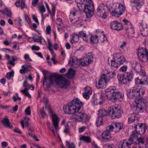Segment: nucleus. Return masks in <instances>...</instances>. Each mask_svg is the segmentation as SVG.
I'll return each mask as SVG.
<instances>
[{"label": "nucleus", "instance_id": "1", "mask_svg": "<svg viewBox=\"0 0 148 148\" xmlns=\"http://www.w3.org/2000/svg\"><path fill=\"white\" fill-rule=\"evenodd\" d=\"M83 105L82 102L77 98L68 103L67 105H64L63 109L66 114H73V118L76 121L83 123H88L90 121V116L84 112L79 111Z\"/></svg>", "mask_w": 148, "mask_h": 148}, {"label": "nucleus", "instance_id": "2", "mask_svg": "<svg viewBox=\"0 0 148 148\" xmlns=\"http://www.w3.org/2000/svg\"><path fill=\"white\" fill-rule=\"evenodd\" d=\"M134 99L135 98V102L137 106H131L132 110L135 112L143 113L146 111L147 104L146 100L143 98L142 96L145 92V90L143 88L139 89L136 87H133Z\"/></svg>", "mask_w": 148, "mask_h": 148}, {"label": "nucleus", "instance_id": "3", "mask_svg": "<svg viewBox=\"0 0 148 148\" xmlns=\"http://www.w3.org/2000/svg\"><path fill=\"white\" fill-rule=\"evenodd\" d=\"M44 77L43 83H44V80L46 83L45 86L47 88H49L55 81L56 83L60 87L65 88H68L69 86V82L64 78L59 77L55 73H53L49 75V78H47L46 75L44 74Z\"/></svg>", "mask_w": 148, "mask_h": 148}, {"label": "nucleus", "instance_id": "4", "mask_svg": "<svg viewBox=\"0 0 148 148\" xmlns=\"http://www.w3.org/2000/svg\"><path fill=\"white\" fill-rule=\"evenodd\" d=\"M79 10L84 9L87 18L91 17L93 14L94 5L91 0H75Z\"/></svg>", "mask_w": 148, "mask_h": 148}, {"label": "nucleus", "instance_id": "5", "mask_svg": "<svg viewBox=\"0 0 148 148\" xmlns=\"http://www.w3.org/2000/svg\"><path fill=\"white\" fill-rule=\"evenodd\" d=\"M115 87H111L105 90V95L110 101L115 103L119 99H122L124 97L123 94L119 92L116 91Z\"/></svg>", "mask_w": 148, "mask_h": 148}, {"label": "nucleus", "instance_id": "6", "mask_svg": "<svg viewBox=\"0 0 148 148\" xmlns=\"http://www.w3.org/2000/svg\"><path fill=\"white\" fill-rule=\"evenodd\" d=\"M93 59L92 53H88L81 60H78L75 61L73 59H72V64H76L78 65L80 64L82 66H86L92 63Z\"/></svg>", "mask_w": 148, "mask_h": 148}, {"label": "nucleus", "instance_id": "7", "mask_svg": "<svg viewBox=\"0 0 148 148\" xmlns=\"http://www.w3.org/2000/svg\"><path fill=\"white\" fill-rule=\"evenodd\" d=\"M108 115L112 119L119 118L121 117L123 113L122 108L120 105H115L108 110Z\"/></svg>", "mask_w": 148, "mask_h": 148}, {"label": "nucleus", "instance_id": "8", "mask_svg": "<svg viewBox=\"0 0 148 148\" xmlns=\"http://www.w3.org/2000/svg\"><path fill=\"white\" fill-rule=\"evenodd\" d=\"M126 77H124L123 74L119 73L117 75V78L119 83L122 84H126L127 82H130L133 79L134 74L132 71H130L126 73Z\"/></svg>", "mask_w": 148, "mask_h": 148}, {"label": "nucleus", "instance_id": "9", "mask_svg": "<svg viewBox=\"0 0 148 148\" xmlns=\"http://www.w3.org/2000/svg\"><path fill=\"white\" fill-rule=\"evenodd\" d=\"M137 56L139 59L143 62L148 60V51L146 48L140 47L137 50Z\"/></svg>", "mask_w": 148, "mask_h": 148}, {"label": "nucleus", "instance_id": "10", "mask_svg": "<svg viewBox=\"0 0 148 148\" xmlns=\"http://www.w3.org/2000/svg\"><path fill=\"white\" fill-rule=\"evenodd\" d=\"M125 60L124 56H117L116 54H114L112 60L111 61V66L117 68L121 64H123Z\"/></svg>", "mask_w": 148, "mask_h": 148}, {"label": "nucleus", "instance_id": "11", "mask_svg": "<svg viewBox=\"0 0 148 148\" xmlns=\"http://www.w3.org/2000/svg\"><path fill=\"white\" fill-rule=\"evenodd\" d=\"M108 11L107 7L103 3L100 4L97 8V14L99 17L106 18Z\"/></svg>", "mask_w": 148, "mask_h": 148}, {"label": "nucleus", "instance_id": "12", "mask_svg": "<svg viewBox=\"0 0 148 148\" xmlns=\"http://www.w3.org/2000/svg\"><path fill=\"white\" fill-rule=\"evenodd\" d=\"M110 80V78H108L106 74H103L99 79L98 83L96 84V86L98 88H103Z\"/></svg>", "mask_w": 148, "mask_h": 148}, {"label": "nucleus", "instance_id": "13", "mask_svg": "<svg viewBox=\"0 0 148 148\" xmlns=\"http://www.w3.org/2000/svg\"><path fill=\"white\" fill-rule=\"evenodd\" d=\"M125 10L124 6L121 3L118 4V8L116 10L112 11L111 13L112 16L119 17L122 15Z\"/></svg>", "mask_w": 148, "mask_h": 148}, {"label": "nucleus", "instance_id": "14", "mask_svg": "<svg viewBox=\"0 0 148 148\" xmlns=\"http://www.w3.org/2000/svg\"><path fill=\"white\" fill-rule=\"evenodd\" d=\"M138 134L136 131H133L130 135L129 138L123 140L127 144L131 147V145L134 143H136L135 142L136 138V135Z\"/></svg>", "mask_w": 148, "mask_h": 148}, {"label": "nucleus", "instance_id": "15", "mask_svg": "<svg viewBox=\"0 0 148 148\" xmlns=\"http://www.w3.org/2000/svg\"><path fill=\"white\" fill-rule=\"evenodd\" d=\"M110 28L113 30L119 31L122 30L123 28L122 24L118 23L116 21H112L110 23Z\"/></svg>", "mask_w": 148, "mask_h": 148}, {"label": "nucleus", "instance_id": "16", "mask_svg": "<svg viewBox=\"0 0 148 148\" xmlns=\"http://www.w3.org/2000/svg\"><path fill=\"white\" fill-rule=\"evenodd\" d=\"M79 13L77 11H73L70 13L69 18L70 21L72 23H75L78 21V16Z\"/></svg>", "mask_w": 148, "mask_h": 148}, {"label": "nucleus", "instance_id": "17", "mask_svg": "<svg viewBox=\"0 0 148 148\" xmlns=\"http://www.w3.org/2000/svg\"><path fill=\"white\" fill-rule=\"evenodd\" d=\"M132 66L136 72L140 73L145 71V68L140 63L137 62L134 63Z\"/></svg>", "mask_w": 148, "mask_h": 148}, {"label": "nucleus", "instance_id": "18", "mask_svg": "<svg viewBox=\"0 0 148 148\" xmlns=\"http://www.w3.org/2000/svg\"><path fill=\"white\" fill-rule=\"evenodd\" d=\"M139 74L140 75L139 77L141 81V84L143 85L148 84V77L146 76L145 71L140 73Z\"/></svg>", "mask_w": 148, "mask_h": 148}, {"label": "nucleus", "instance_id": "19", "mask_svg": "<svg viewBox=\"0 0 148 148\" xmlns=\"http://www.w3.org/2000/svg\"><path fill=\"white\" fill-rule=\"evenodd\" d=\"M51 113L52 114V121L53 125L56 130L57 131L58 127V124L59 120L58 117L55 114H53L52 112Z\"/></svg>", "mask_w": 148, "mask_h": 148}, {"label": "nucleus", "instance_id": "20", "mask_svg": "<svg viewBox=\"0 0 148 148\" xmlns=\"http://www.w3.org/2000/svg\"><path fill=\"white\" fill-rule=\"evenodd\" d=\"M128 117V122L129 123H132L135 120L137 121L140 118L138 115L134 112L129 114Z\"/></svg>", "mask_w": 148, "mask_h": 148}, {"label": "nucleus", "instance_id": "21", "mask_svg": "<svg viewBox=\"0 0 148 148\" xmlns=\"http://www.w3.org/2000/svg\"><path fill=\"white\" fill-rule=\"evenodd\" d=\"M131 1L135 4L136 8L138 10H140L144 3L143 0H131Z\"/></svg>", "mask_w": 148, "mask_h": 148}, {"label": "nucleus", "instance_id": "22", "mask_svg": "<svg viewBox=\"0 0 148 148\" xmlns=\"http://www.w3.org/2000/svg\"><path fill=\"white\" fill-rule=\"evenodd\" d=\"M28 85L27 81H25L23 83V86L25 88L24 89L21 90V92L25 96H27L29 98L31 97V95L29 93L27 90V87Z\"/></svg>", "mask_w": 148, "mask_h": 148}, {"label": "nucleus", "instance_id": "23", "mask_svg": "<svg viewBox=\"0 0 148 148\" xmlns=\"http://www.w3.org/2000/svg\"><path fill=\"white\" fill-rule=\"evenodd\" d=\"M114 132L116 133L119 132L123 128V125L122 123H119L114 122Z\"/></svg>", "mask_w": 148, "mask_h": 148}, {"label": "nucleus", "instance_id": "24", "mask_svg": "<svg viewBox=\"0 0 148 148\" xmlns=\"http://www.w3.org/2000/svg\"><path fill=\"white\" fill-rule=\"evenodd\" d=\"M125 29L127 32L128 33V35L132 37V35L134 33V29L132 25L130 26H125Z\"/></svg>", "mask_w": 148, "mask_h": 148}, {"label": "nucleus", "instance_id": "25", "mask_svg": "<svg viewBox=\"0 0 148 148\" xmlns=\"http://www.w3.org/2000/svg\"><path fill=\"white\" fill-rule=\"evenodd\" d=\"M101 136L102 139L106 141H109L111 138L110 133L106 131L102 133Z\"/></svg>", "mask_w": 148, "mask_h": 148}, {"label": "nucleus", "instance_id": "26", "mask_svg": "<svg viewBox=\"0 0 148 148\" xmlns=\"http://www.w3.org/2000/svg\"><path fill=\"white\" fill-rule=\"evenodd\" d=\"M1 123L7 127L12 128L13 127L12 125L11 124L8 118H5L4 120L1 121Z\"/></svg>", "mask_w": 148, "mask_h": 148}, {"label": "nucleus", "instance_id": "27", "mask_svg": "<svg viewBox=\"0 0 148 148\" xmlns=\"http://www.w3.org/2000/svg\"><path fill=\"white\" fill-rule=\"evenodd\" d=\"M75 71L72 69H69L68 72L66 74V76L69 78H72L75 74Z\"/></svg>", "mask_w": 148, "mask_h": 148}, {"label": "nucleus", "instance_id": "28", "mask_svg": "<svg viewBox=\"0 0 148 148\" xmlns=\"http://www.w3.org/2000/svg\"><path fill=\"white\" fill-rule=\"evenodd\" d=\"M98 115L99 117H103L107 115V111L104 109H102L99 110L98 112Z\"/></svg>", "mask_w": 148, "mask_h": 148}, {"label": "nucleus", "instance_id": "29", "mask_svg": "<svg viewBox=\"0 0 148 148\" xmlns=\"http://www.w3.org/2000/svg\"><path fill=\"white\" fill-rule=\"evenodd\" d=\"M5 57L9 61L11 64L13 66L15 65V63L14 62L16 61V59L15 58L14 56H12L10 57L9 55L6 54Z\"/></svg>", "mask_w": 148, "mask_h": 148}, {"label": "nucleus", "instance_id": "30", "mask_svg": "<svg viewBox=\"0 0 148 148\" xmlns=\"http://www.w3.org/2000/svg\"><path fill=\"white\" fill-rule=\"evenodd\" d=\"M125 141L123 140H121L119 143L118 145V148H130Z\"/></svg>", "mask_w": 148, "mask_h": 148}, {"label": "nucleus", "instance_id": "31", "mask_svg": "<svg viewBox=\"0 0 148 148\" xmlns=\"http://www.w3.org/2000/svg\"><path fill=\"white\" fill-rule=\"evenodd\" d=\"M80 140H84L87 143L91 142V138L89 136H83L79 138Z\"/></svg>", "mask_w": 148, "mask_h": 148}, {"label": "nucleus", "instance_id": "32", "mask_svg": "<svg viewBox=\"0 0 148 148\" xmlns=\"http://www.w3.org/2000/svg\"><path fill=\"white\" fill-rule=\"evenodd\" d=\"M136 143H137L141 145H143V144H145L144 143V139L143 138L139 137L138 138L137 135H136Z\"/></svg>", "mask_w": 148, "mask_h": 148}, {"label": "nucleus", "instance_id": "33", "mask_svg": "<svg viewBox=\"0 0 148 148\" xmlns=\"http://www.w3.org/2000/svg\"><path fill=\"white\" fill-rule=\"evenodd\" d=\"M127 96L130 99H134L132 88L131 89L127 90Z\"/></svg>", "mask_w": 148, "mask_h": 148}, {"label": "nucleus", "instance_id": "34", "mask_svg": "<svg viewBox=\"0 0 148 148\" xmlns=\"http://www.w3.org/2000/svg\"><path fill=\"white\" fill-rule=\"evenodd\" d=\"M99 37L97 36H91L90 38V41L93 43H97L98 42L99 40L98 38Z\"/></svg>", "mask_w": 148, "mask_h": 148}, {"label": "nucleus", "instance_id": "35", "mask_svg": "<svg viewBox=\"0 0 148 148\" xmlns=\"http://www.w3.org/2000/svg\"><path fill=\"white\" fill-rule=\"evenodd\" d=\"M39 9L40 13L42 14V21L43 20L44 18L43 13L45 12L46 11L45 9L44 5H42L39 7Z\"/></svg>", "mask_w": 148, "mask_h": 148}, {"label": "nucleus", "instance_id": "36", "mask_svg": "<svg viewBox=\"0 0 148 148\" xmlns=\"http://www.w3.org/2000/svg\"><path fill=\"white\" fill-rule=\"evenodd\" d=\"M114 126L113 122L111 124L109 125L106 128V131H108L110 133L112 131L114 132Z\"/></svg>", "mask_w": 148, "mask_h": 148}, {"label": "nucleus", "instance_id": "37", "mask_svg": "<svg viewBox=\"0 0 148 148\" xmlns=\"http://www.w3.org/2000/svg\"><path fill=\"white\" fill-rule=\"evenodd\" d=\"M105 74H106L108 78H110V80L116 75V73L114 71H109Z\"/></svg>", "mask_w": 148, "mask_h": 148}, {"label": "nucleus", "instance_id": "38", "mask_svg": "<svg viewBox=\"0 0 148 148\" xmlns=\"http://www.w3.org/2000/svg\"><path fill=\"white\" fill-rule=\"evenodd\" d=\"M79 35L85 41L87 40L88 37L86 36V34L84 32L82 31L80 32L79 33Z\"/></svg>", "mask_w": 148, "mask_h": 148}, {"label": "nucleus", "instance_id": "39", "mask_svg": "<svg viewBox=\"0 0 148 148\" xmlns=\"http://www.w3.org/2000/svg\"><path fill=\"white\" fill-rule=\"evenodd\" d=\"M103 121V119L102 117H99L98 116L96 123L97 126V127L100 126L102 124Z\"/></svg>", "mask_w": 148, "mask_h": 148}, {"label": "nucleus", "instance_id": "40", "mask_svg": "<svg viewBox=\"0 0 148 148\" xmlns=\"http://www.w3.org/2000/svg\"><path fill=\"white\" fill-rule=\"evenodd\" d=\"M140 31H143L144 29L147 27V25L142 21L140 23Z\"/></svg>", "mask_w": 148, "mask_h": 148}, {"label": "nucleus", "instance_id": "41", "mask_svg": "<svg viewBox=\"0 0 148 148\" xmlns=\"http://www.w3.org/2000/svg\"><path fill=\"white\" fill-rule=\"evenodd\" d=\"M66 146L68 147V148H75V145L73 142L69 143L68 141H66Z\"/></svg>", "mask_w": 148, "mask_h": 148}, {"label": "nucleus", "instance_id": "42", "mask_svg": "<svg viewBox=\"0 0 148 148\" xmlns=\"http://www.w3.org/2000/svg\"><path fill=\"white\" fill-rule=\"evenodd\" d=\"M105 96L106 97L105 95V93L104 94L103 93L101 94L100 96L99 99H100L101 101H99V103L100 104H101L103 103V102L105 100Z\"/></svg>", "mask_w": 148, "mask_h": 148}, {"label": "nucleus", "instance_id": "43", "mask_svg": "<svg viewBox=\"0 0 148 148\" xmlns=\"http://www.w3.org/2000/svg\"><path fill=\"white\" fill-rule=\"evenodd\" d=\"M73 40V42H77L79 39V36L78 35L74 34L72 36Z\"/></svg>", "mask_w": 148, "mask_h": 148}, {"label": "nucleus", "instance_id": "44", "mask_svg": "<svg viewBox=\"0 0 148 148\" xmlns=\"http://www.w3.org/2000/svg\"><path fill=\"white\" fill-rule=\"evenodd\" d=\"M107 38L105 36L104 34L101 35L99 38V41L101 42H104L107 41Z\"/></svg>", "mask_w": 148, "mask_h": 148}, {"label": "nucleus", "instance_id": "45", "mask_svg": "<svg viewBox=\"0 0 148 148\" xmlns=\"http://www.w3.org/2000/svg\"><path fill=\"white\" fill-rule=\"evenodd\" d=\"M135 145H134L136 148H147L145 144H143L141 145L137 143H134Z\"/></svg>", "mask_w": 148, "mask_h": 148}, {"label": "nucleus", "instance_id": "46", "mask_svg": "<svg viewBox=\"0 0 148 148\" xmlns=\"http://www.w3.org/2000/svg\"><path fill=\"white\" fill-rule=\"evenodd\" d=\"M85 92L91 95L92 93V90L91 88L89 86L86 87L85 89Z\"/></svg>", "mask_w": 148, "mask_h": 148}, {"label": "nucleus", "instance_id": "47", "mask_svg": "<svg viewBox=\"0 0 148 148\" xmlns=\"http://www.w3.org/2000/svg\"><path fill=\"white\" fill-rule=\"evenodd\" d=\"M3 14H6L8 16L10 17L11 16V12L7 9H5L4 10V12H1Z\"/></svg>", "mask_w": 148, "mask_h": 148}, {"label": "nucleus", "instance_id": "48", "mask_svg": "<svg viewBox=\"0 0 148 148\" xmlns=\"http://www.w3.org/2000/svg\"><path fill=\"white\" fill-rule=\"evenodd\" d=\"M96 36H98L99 38L101 36V35H102L103 34V31L102 30L99 29H97L96 32Z\"/></svg>", "mask_w": 148, "mask_h": 148}, {"label": "nucleus", "instance_id": "49", "mask_svg": "<svg viewBox=\"0 0 148 148\" xmlns=\"http://www.w3.org/2000/svg\"><path fill=\"white\" fill-rule=\"evenodd\" d=\"M41 36L40 37L39 36H36L34 37H32L33 40L35 42H39L40 40Z\"/></svg>", "mask_w": 148, "mask_h": 148}, {"label": "nucleus", "instance_id": "50", "mask_svg": "<svg viewBox=\"0 0 148 148\" xmlns=\"http://www.w3.org/2000/svg\"><path fill=\"white\" fill-rule=\"evenodd\" d=\"M123 21L124 22L125 25L126 26H130V25H132L131 22L129 21L128 20L126 19H123Z\"/></svg>", "mask_w": 148, "mask_h": 148}, {"label": "nucleus", "instance_id": "51", "mask_svg": "<svg viewBox=\"0 0 148 148\" xmlns=\"http://www.w3.org/2000/svg\"><path fill=\"white\" fill-rule=\"evenodd\" d=\"M23 3V4H25V3L22 0H19L18 1L16 2L15 4L17 7H19L22 5Z\"/></svg>", "mask_w": 148, "mask_h": 148}, {"label": "nucleus", "instance_id": "52", "mask_svg": "<svg viewBox=\"0 0 148 148\" xmlns=\"http://www.w3.org/2000/svg\"><path fill=\"white\" fill-rule=\"evenodd\" d=\"M147 126L145 125L144 126H143V127L140 128V130H139V132H140V131L141 132L140 133L141 134H143L145 132Z\"/></svg>", "mask_w": 148, "mask_h": 148}, {"label": "nucleus", "instance_id": "53", "mask_svg": "<svg viewBox=\"0 0 148 148\" xmlns=\"http://www.w3.org/2000/svg\"><path fill=\"white\" fill-rule=\"evenodd\" d=\"M104 148H116V147L113 145H111L110 144H106L104 146Z\"/></svg>", "mask_w": 148, "mask_h": 148}, {"label": "nucleus", "instance_id": "54", "mask_svg": "<svg viewBox=\"0 0 148 148\" xmlns=\"http://www.w3.org/2000/svg\"><path fill=\"white\" fill-rule=\"evenodd\" d=\"M51 33V27L50 25H48L46 28V33L47 34H49Z\"/></svg>", "mask_w": 148, "mask_h": 148}, {"label": "nucleus", "instance_id": "55", "mask_svg": "<svg viewBox=\"0 0 148 148\" xmlns=\"http://www.w3.org/2000/svg\"><path fill=\"white\" fill-rule=\"evenodd\" d=\"M30 106L28 107L25 110V114L28 115H30L31 114V112L30 110Z\"/></svg>", "mask_w": 148, "mask_h": 148}, {"label": "nucleus", "instance_id": "56", "mask_svg": "<svg viewBox=\"0 0 148 148\" xmlns=\"http://www.w3.org/2000/svg\"><path fill=\"white\" fill-rule=\"evenodd\" d=\"M140 80L139 77L135 78V84H140L142 85H143V84H141V81Z\"/></svg>", "mask_w": 148, "mask_h": 148}, {"label": "nucleus", "instance_id": "57", "mask_svg": "<svg viewBox=\"0 0 148 148\" xmlns=\"http://www.w3.org/2000/svg\"><path fill=\"white\" fill-rule=\"evenodd\" d=\"M141 31V34L143 36H147L148 35V33H147L145 29H144L143 31Z\"/></svg>", "mask_w": 148, "mask_h": 148}, {"label": "nucleus", "instance_id": "58", "mask_svg": "<svg viewBox=\"0 0 148 148\" xmlns=\"http://www.w3.org/2000/svg\"><path fill=\"white\" fill-rule=\"evenodd\" d=\"M25 21H27V22L28 23L29 25H31L32 22L29 20V19L28 16L25 15Z\"/></svg>", "mask_w": 148, "mask_h": 148}, {"label": "nucleus", "instance_id": "59", "mask_svg": "<svg viewBox=\"0 0 148 148\" xmlns=\"http://www.w3.org/2000/svg\"><path fill=\"white\" fill-rule=\"evenodd\" d=\"M62 19L60 18H58L57 19L56 23L58 25L61 26L62 25Z\"/></svg>", "mask_w": 148, "mask_h": 148}, {"label": "nucleus", "instance_id": "60", "mask_svg": "<svg viewBox=\"0 0 148 148\" xmlns=\"http://www.w3.org/2000/svg\"><path fill=\"white\" fill-rule=\"evenodd\" d=\"M13 74V73L12 72H9L7 73L6 77L8 80L10 79L11 77Z\"/></svg>", "mask_w": 148, "mask_h": 148}, {"label": "nucleus", "instance_id": "61", "mask_svg": "<svg viewBox=\"0 0 148 148\" xmlns=\"http://www.w3.org/2000/svg\"><path fill=\"white\" fill-rule=\"evenodd\" d=\"M86 129V127L85 126H83L80 127L78 129L79 132L80 133L83 132Z\"/></svg>", "mask_w": 148, "mask_h": 148}, {"label": "nucleus", "instance_id": "62", "mask_svg": "<svg viewBox=\"0 0 148 148\" xmlns=\"http://www.w3.org/2000/svg\"><path fill=\"white\" fill-rule=\"evenodd\" d=\"M24 58L26 60H27L29 61H32V59L30 58L29 55L28 54H25L24 56Z\"/></svg>", "mask_w": 148, "mask_h": 148}, {"label": "nucleus", "instance_id": "63", "mask_svg": "<svg viewBox=\"0 0 148 148\" xmlns=\"http://www.w3.org/2000/svg\"><path fill=\"white\" fill-rule=\"evenodd\" d=\"M32 19L35 21L36 23L38 25L39 24V23L36 16L35 15H32Z\"/></svg>", "mask_w": 148, "mask_h": 148}, {"label": "nucleus", "instance_id": "64", "mask_svg": "<svg viewBox=\"0 0 148 148\" xmlns=\"http://www.w3.org/2000/svg\"><path fill=\"white\" fill-rule=\"evenodd\" d=\"M39 42L43 45H46L47 44L46 42L42 36L41 37L40 40Z\"/></svg>", "mask_w": 148, "mask_h": 148}]
</instances>
